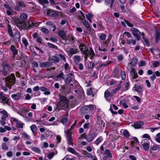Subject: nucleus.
Instances as JSON below:
<instances>
[{
    "label": "nucleus",
    "instance_id": "obj_25",
    "mask_svg": "<svg viewBox=\"0 0 160 160\" xmlns=\"http://www.w3.org/2000/svg\"><path fill=\"white\" fill-rule=\"evenodd\" d=\"M73 59L75 64L77 65L80 61L81 58L79 56L75 55L74 56Z\"/></svg>",
    "mask_w": 160,
    "mask_h": 160
},
{
    "label": "nucleus",
    "instance_id": "obj_9",
    "mask_svg": "<svg viewBox=\"0 0 160 160\" xmlns=\"http://www.w3.org/2000/svg\"><path fill=\"white\" fill-rule=\"evenodd\" d=\"M9 99L2 92H0V102L8 105L9 104Z\"/></svg>",
    "mask_w": 160,
    "mask_h": 160
},
{
    "label": "nucleus",
    "instance_id": "obj_60",
    "mask_svg": "<svg viewBox=\"0 0 160 160\" xmlns=\"http://www.w3.org/2000/svg\"><path fill=\"white\" fill-rule=\"evenodd\" d=\"M156 140L158 142L160 143V132L158 133L156 135Z\"/></svg>",
    "mask_w": 160,
    "mask_h": 160
},
{
    "label": "nucleus",
    "instance_id": "obj_53",
    "mask_svg": "<svg viewBox=\"0 0 160 160\" xmlns=\"http://www.w3.org/2000/svg\"><path fill=\"white\" fill-rule=\"evenodd\" d=\"M22 43L24 44L25 47L26 48L28 44L27 40L25 38H22Z\"/></svg>",
    "mask_w": 160,
    "mask_h": 160
},
{
    "label": "nucleus",
    "instance_id": "obj_37",
    "mask_svg": "<svg viewBox=\"0 0 160 160\" xmlns=\"http://www.w3.org/2000/svg\"><path fill=\"white\" fill-rule=\"evenodd\" d=\"M51 60L54 63H58L59 61V58L55 56H52Z\"/></svg>",
    "mask_w": 160,
    "mask_h": 160
},
{
    "label": "nucleus",
    "instance_id": "obj_24",
    "mask_svg": "<svg viewBox=\"0 0 160 160\" xmlns=\"http://www.w3.org/2000/svg\"><path fill=\"white\" fill-rule=\"evenodd\" d=\"M82 22L87 28L88 30H90V27L88 22L85 20L82 19L81 20Z\"/></svg>",
    "mask_w": 160,
    "mask_h": 160
},
{
    "label": "nucleus",
    "instance_id": "obj_32",
    "mask_svg": "<svg viewBox=\"0 0 160 160\" xmlns=\"http://www.w3.org/2000/svg\"><path fill=\"white\" fill-rule=\"evenodd\" d=\"M122 82V81H120L119 84H118V85L117 88L113 90V91H112V93H115L117 91H119L121 87V84Z\"/></svg>",
    "mask_w": 160,
    "mask_h": 160
},
{
    "label": "nucleus",
    "instance_id": "obj_40",
    "mask_svg": "<svg viewBox=\"0 0 160 160\" xmlns=\"http://www.w3.org/2000/svg\"><path fill=\"white\" fill-rule=\"evenodd\" d=\"M123 131L122 133L123 135L126 138H128L130 136V134L128 131L126 130H124Z\"/></svg>",
    "mask_w": 160,
    "mask_h": 160
},
{
    "label": "nucleus",
    "instance_id": "obj_38",
    "mask_svg": "<svg viewBox=\"0 0 160 160\" xmlns=\"http://www.w3.org/2000/svg\"><path fill=\"white\" fill-rule=\"evenodd\" d=\"M129 87V84L128 82H125L123 85V88L124 90H127Z\"/></svg>",
    "mask_w": 160,
    "mask_h": 160
},
{
    "label": "nucleus",
    "instance_id": "obj_49",
    "mask_svg": "<svg viewBox=\"0 0 160 160\" xmlns=\"http://www.w3.org/2000/svg\"><path fill=\"white\" fill-rule=\"evenodd\" d=\"M58 34L61 38H63L65 37V33L63 30H60L58 32Z\"/></svg>",
    "mask_w": 160,
    "mask_h": 160
},
{
    "label": "nucleus",
    "instance_id": "obj_57",
    "mask_svg": "<svg viewBox=\"0 0 160 160\" xmlns=\"http://www.w3.org/2000/svg\"><path fill=\"white\" fill-rule=\"evenodd\" d=\"M111 62V61H109V62H106L104 63H102L100 65V66L101 67H106L107 65H109L110 64Z\"/></svg>",
    "mask_w": 160,
    "mask_h": 160
},
{
    "label": "nucleus",
    "instance_id": "obj_6",
    "mask_svg": "<svg viewBox=\"0 0 160 160\" xmlns=\"http://www.w3.org/2000/svg\"><path fill=\"white\" fill-rule=\"evenodd\" d=\"M65 132L66 134V137L68 144L70 145L73 146L71 130L70 129L68 130L67 132L65 131Z\"/></svg>",
    "mask_w": 160,
    "mask_h": 160
},
{
    "label": "nucleus",
    "instance_id": "obj_42",
    "mask_svg": "<svg viewBox=\"0 0 160 160\" xmlns=\"http://www.w3.org/2000/svg\"><path fill=\"white\" fill-rule=\"evenodd\" d=\"M8 33L9 35L10 36L12 37L13 35V33L12 32V30L11 28V27L9 25H8Z\"/></svg>",
    "mask_w": 160,
    "mask_h": 160
},
{
    "label": "nucleus",
    "instance_id": "obj_45",
    "mask_svg": "<svg viewBox=\"0 0 160 160\" xmlns=\"http://www.w3.org/2000/svg\"><path fill=\"white\" fill-rule=\"evenodd\" d=\"M8 117H4L2 116L0 121L1 123L2 126H4L6 123L7 118Z\"/></svg>",
    "mask_w": 160,
    "mask_h": 160
},
{
    "label": "nucleus",
    "instance_id": "obj_59",
    "mask_svg": "<svg viewBox=\"0 0 160 160\" xmlns=\"http://www.w3.org/2000/svg\"><path fill=\"white\" fill-rule=\"evenodd\" d=\"M91 124L90 123H86L84 124L83 128L85 129H88L90 127Z\"/></svg>",
    "mask_w": 160,
    "mask_h": 160
},
{
    "label": "nucleus",
    "instance_id": "obj_5",
    "mask_svg": "<svg viewBox=\"0 0 160 160\" xmlns=\"http://www.w3.org/2000/svg\"><path fill=\"white\" fill-rule=\"evenodd\" d=\"M95 107L92 104H90L83 107L81 109L82 113H89L94 111Z\"/></svg>",
    "mask_w": 160,
    "mask_h": 160
},
{
    "label": "nucleus",
    "instance_id": "obj_3",
    "mask_svg": "<svg viewBox=\"0 0 160 160\" xmlns=\"http://www.w3.org/2000/svg\"><path fill=\"white\" fill-rule=\"evenodd\" d=\"M16 81V78L14 74L11 73L6 78V86L9 89H11L12 85L14 84Z\"/></svg>",
    "mask_w": 160,
    "mask_h": 160
},
{
    "label": "nucleus",
    "instance_id": "obj_62",
    "mask_svg": "<svg viewBox=\"0 0 160 160\" xmlns=\"http://www.w3.org/2000/svg\"><path fill=\"white\" fill-rule=\"evenodd\" d=\"M146 62L144 61H141L140 63H138L139 67L144 66L146 65Z\"/></svg>",
    "mask_w": 160,
    "mask_h": 160
},
{
    "label": "nucleus",
    "instance_id": "obj_64",
    "mask_svg": "<svg viewBox=\"0 0 160 160\" xmlns=\"http://www.w3.org/2000/svg\"><path fill=\"white\" fill-rule=\"evenodd\" d=\"M13 12V10L11 8L7 11V13L8 15H10L12 14Z\"/></svg>",
    "mask_w": 160,
    "mask_h": 160
},
{
    "label": "nucleus",
    "instance_id": "obj_47",
    "mask_svg": "<svg viewBox=\"0 0 160 160\" xmlns=\"http://www.w3.org/2000/svg\"><path fill=\"white\" fill-rule=\"evenodd\" d=\"M64 67L66 70L65 72L68 73L70 70V67L69 64L67 63H65L64 64Z\"/></svg>",
    "mask_w": 160,
    "mask_h": 160
},
{
    "label": "nucleus",
    "instance_id": "obj_48",
    "mask_svg": "<svg viewBox=\"0 0 160 160\" xmlns=\"http://www.w3.org/2000/svg\"><path fill=\"white\" fill-rule=\"evenodd\" d=\"M47 46L49 48L52 49H58V48L56 46L50 43H48Z\"/></svg>",
    "mask_w": 160,
    "mask_h": 160
},
{
    "label": "nucleus",
    "instance_id": "obj_56",
    "mask_svg": "<svg viewBox=\"0 0 160 160\" xmlns=\"http://www.w3.org/2000/svg\"><path fill=\"white\" fill-rule=\"evenodd\" d=\"M63 74L62 72L60 73L59 74L57 75L56 77V78L58 79H60L62 78L63 79L64 78L63 77Z\"/></svg>",
    "mask_w": 160,
    "mask_h": 160
},
{
    "label": "nucleus",
    "instance_id": "obj_41",
    "mask_svg": "<svg viewBox=\"0 0 160 160\" xmlns=\"http://www.w3.org/2000/svg\"><path fill=\"white\" fill-rule=\"evenodd\" d=\"M46 24L48 25L52 26V27L53 28V29L52 30L54 32L56 30V26L52 22H46Z\"/></svg>",
    "mask_w": 160,
    "mask_h": 160
},
{
    "label": "nucleus",
    "instance_id": "obj_7",
    "mask_svg": "<svg viewBox=\"0 0 160 160\" xmlns=\"http://www.w3.org/2000/svg\"><path fill=\"white\" fill-rule=\"evenodd\" d=\"M2 65L3 69L2 71L3 74L4 76H6L8 74V71L10 70V67L5 62H2Z\"/></svg>",
    "mask_w": 160,
    "mask_h": 160
},
{
    "label": "nucleus",
    "instance_id": "obj_61",
    "mask_svg": "<svg viewBox=\"0 0 160 160\" xmlns=\"http://www.w3.org/2000/svg\"><path fill=\"white\" fill-rule=\"evenodd\" d=\"M159 146L157 145H153L152 148V149L153 151H156L159 148Z\"/></svg>",
    "mask_w": 160,
    "mask_h": 160
},
{
    "label": "nucleus",
    "instance_id": "obj_50",
    "mask_svg": "<svg viewBox=\"0 0 160 160\" xmlns=\"http://www.w3.org/2000/svg\"><path fill=\"white\" fill-rule=\"evenodd\" d=\"M2 148L4 150H7L8 149V148L6 143L3 142L2 144Z\"/></svg>",
    "mask_w": 160,
    "mask_h": 160
},
{
    "label": "nucleus",
    "instance_id": "obj_14",
    "mask_svg": "<svg viewBox=\"0 0 160 160\" xmlns=\"http://www.w3.org/2000/svg\"><path fill=\"white\" fill-rule=\"evenodd\" d=\"M11 98L15 100H20L22 98L21 93L19 92H17L11 95Z\"/></svg>",
    "mask_w": 160,
    "mask_h": 160
},
{
    "label": "nucleus",
    "instance_id": "obj_43",
    "mask_svg": "<svg viewBox=\"0 0 160 160\" xmlns=\"http://www.w3.org/2000/svg\"><path fill=\"white\" fill-rule=\"evenodd\" d=\"M120 73L122 79V80H125L126 78V74L125 72L121 70Z\"/></svg>",
    "mask_w": 160,
    "mask_h": 160
},
{
    "label": "nucleus",
    "instance_id": "obj_13",
    "mask_svg": "<svg viewBox=\"0 0 160 160\" xmlns=\"http://www.w3.org/2000/svg\"><path fill=\"white\" fill-rule=\"evenodd\" d=\"M143 125V123L142 121H137L134 123L132 126L135 129H139L142 128Z\"/></svg>",
    "mask_w": 160,
    "mask_h": 160
},
{
    "label": "nucleus",
    "instance_id": "obj_34",
    "mask_svg": "<svg viewBox=\"0 0 160 160\" xmlns=\"http://www.w3.org/2000/svg\"><path fill=\"white\" fill-rule=\"evenodd\" d=\"M30 128L32 133L35 134L37 130V127L36 126L35 124H33L31 126Z\"/></svg>",
    "mask_w": 160,
    "mask_h": 160
},
{
    "label": "nucleus",
    "instance_id": "obj_30",
    "mask_svg": "<svg viewBox=\"0 0 160 160\" xmlns=\"http://www.w3.org/2000/svg\"><path fill=\"white\" fill-rule=\"evenodd\" d=\"M23 6H24L23 2L22 1L19 2L18 5H16L15 8V9L16 10L18 11L20 10V7Z\"/></svg>",
    "mask_w": 160,
    "mask_h": 160
},
{
    "label": "nucleus",
    "instance_id": "obj_20",
    "mask_svg": "<svg viewBox=\"0 0 160 160\" xmlns=\"http://www.w3.org/2000/svg\"><path fill=\"white\" fill-rule=\"evenodd\" d=\"M103 140V138L102 136L98 137L96 140L93 142V143L97 146H98L101 143Z\"/></svg>",
    "mask_w": 160,
    "mask_h": 160
},
{
    "label": "nucleus",
    "instance_id": "obj_4",
    "mask_svg": "<svg viewBox=\"0 0 160 160\" xmlns=\"http://www.w3.org/2000/svg\"><path fill=\"white\" fill-rule=\"evenodd\" d=\"M102 154V157L100 156L102 160H107L108 158H112V154L110 150L109 149H106L104 152H100Z\"/></svg>",
    "mask_w": 160,
    "mask_h": 160
},
{
    "label": "nucleus",
    "instance_id": "obj_31",
    "mask_svg": "<svg viewBox=\"0 0 160 160\" xmlns=\"http://www.w3.org/2000/svg\"><path fill=\"white\" fill-rule=\"evenodd\" d=\"M33 23L32 22H29L25 23L24 24V27L25 29H27L33 26V25H31V24H32Z\"/></svg>",
    "mask_w": 160,
    "mask_h": 160
},
{
    "label": "nucleus",
    "instance_id": "obj_29",
    "mask_svg": "<svg viewBox=\"0 0 160 160\" xmlns=\"http://www.w3.org/2000/svg\"><path fill=\"white\" fill-rule=\"evenodd\" d=\"M28 15L24 13H22L21 14L20 18V19L23 21H25L27 18Z\"/></svg>",
    "mask_w": 160,
    "mask_h": 160
},
{
    "label": "nucleus",
    "instance_id": "obj_15",
    "mask_svg": "<svg viewBox=\"0 0 160 160\" xmlns=\"http://www.w3.org/2000/svg\"><path fill=\"white\" fill-rule=\"evenodd\" d=\"M155 38L156 42L158 43L160 39V32L157 28L155 32Z\"/></svg>",
    "mask_w": 160,
    "mask_h": 160
},
{
    "label": "nucleus",
    "instance_id": "obj_11",
    "mask_svg": "<svg viewBox=\"0 0 160 160\" xmlns=\"http://www.w3.org/2000/svg\"><path fill=\"white\" fill-rule=\"evenodd\" d=\"M9 48L13 54L12 57L13 59H14L15 56L18 54V50L15 46L13 45H12Z\"/></svg>",
    "mask_w": 160,
    "mask_h": 160
},
{
    "label": "nucleus",
    "instance_id": "obj_1",
    "mask_svg": "<svg viewBox=\"0 0 160 160\" xmlns=\"http://www.w3.org/2000/svg\"><path fill=\"white\" fill-rule=\"evenodd\" d=\"M79 48L82 54L85 56H89L91 59H92L93 57L95 56V53L91 48H90L88 51L84 43H81L79 46Z\"/></svg>",
    "mask_w": 160,
    "mask_h": 160
},
{
    "label": "nucleus",
    "instance_id": "obj_19",
    "mask_svg": "<svg viewBox=\"0 0 160 160\" xmlns=\"http://www.w3.org/2000/svg\"><path fill=\"white\" fill-rule=\"evenodd\" d=\"M67 77L66 78H63V79L66 84H68L69 83L72 79V77L69 76V75H66Z\"/></svg>",
    "mask_w": 160,
    "mask_h": 160
},
{
    "label": "nucleus",
    "instance_id": "obj_51",
    "mask_svg": "<svg viewBox=\"0 0 160 160\" xmlns=\"http://www.w3.org/2000/svg\"><path fill=\"white\" fill-rule=\"evenodd\" d=\"M69 52V54L71 55H72L77 52L76 50L72 48H71L70 49Z\"/></svg>",
    "mask_w": 160,
    "mask_h": 160
},
{
    "label": "nucleus",
    "instance_id": "obj_2",
    "mask_svg": "<svg viewBox=\"0 0 160 160\" xmlns=\"http://www.w3.org/2000/svg\"><path fill=\"white\" fill-rule=\"evenodd\" d=\"M68 100L65 97L62 95L60 96L59 101L57 104L58 107L62 109H65L68 107Z\"/></svg>",
    "mask_w": 160,
    "mask_h": 160
},
{
    "label": "nucleus",
    "instance_id": "obj_39",
    "mask_svg": "<svg viewBox=\"0 0 160 160\" xmlns=\"http://www.w3.org/2000/svg\"><path fill=\"white\" fill-rule=\"evenodd\" d=\"M104 144H103L100 147V150L98 149L97 151V153L99 155H100V154H101L100 153L101 152H104L105 151L104 148Z\"/></svg>",
    "mask_w": 160,
    "mask_h": 160
},
{
    "label": "nucleus",
    "instance_id": "obj_36",
    "mask_svg": "<svg viewBox=\"0 0 160 160\" xmlns=\"http://www.w3.org/2000/svg\"><path fill=\"white\" fill-rule=\"evenodd\" d=\"M0 113L2 114L3 115L4 117H9L10 115L6 111L4 110L0 111Z\"/></svg>",
    "mask_w": 160,
    "mask_h": 160
},
{
    "label": "nucleus",
    "instance_id": "obj_22",
    "mask_svg": "<svg viewBox=\"0 0 160 160\" xmlns=\"http://www.w3.org/2000/svg\"><path fill=\"white\" fill-rule=\"evenodd\" d=\"M98 36L100 40L103 41L105 40L107 37L106 35L103 33H98Z\"/></svg>",
    "mask_w": 160,
    "mask_h": 160
},
{
    "label": "nucleus",
    "instance_id": "obj_12",
    "mask_svg": "<svg viewBox=\"0 0 160 160\" xmlns=\"http://www.w3.org/2000/svg\"><path fill=\"white\" fill-rule=\"evenodd\" d=\"M52 65V63L49 61L40 62L39 63V66L41 68H48L50 67Z\"/></svg>",
    "mask_w": 160,
    "mask_h": 160
},
{
    "label": "nucleus",
    "instance_id": "obj_16",
    "mask_svg": "<svg viewBox=\"0 0 160 160\" xmlns=\"http://www.w3.org/2000/svg\"><path fill=\"white\" fill-rule=\"evenodd\" d=\"M108 43L107 41V40L105 42H103V45L101 47L99 46V50L100 51L106 52L107 50L106 49L103 47V46L107 47L108 45Z\"/></svg>",
    "mask_w": 160,
    "mask_h": 160
},
{
    "label": "nucleus",
    "instance_id": "obj_23",
    "mask_svg": "<svg viewBox=\"0 0 160 160\" xmlns=\"http://www.w3.org/2000/svg\"><path fill=\"white\" fill-rule=\"evenodd\" d=\"M138 61V58L137 57L133 58L131 60V62L129 63L132 65V66H135Z\"/></svg>",
    "mask_w": 160,
    "mask_h": 160
},
{
    "label": "nucleus",
    "instance_id": "obj_33",
    "mask_svg": "<svg viewBox=\"0 0 160 160\" xmlns=\"http://www.w3.org/2000/svg\"><path fill=\"white\" fill-rule=\"evenodd\" d=\"M31 150L34 152L38 154H40L41 152V150L38 147H33L32 148Z\"/></svg>",
    "mask_w": 160,
    "mask_h": 160
},
{
    "label": "nucleus",
    "instance_id": "obj_17",
    "mask_svg": "<svg viewBox=\"0 0 160 160\" xmlns=\"http://www.w3.org/2000/svg\"><path fill=\"white\" fill-rule=\"evenodd\" d=\"M20 35L19 32L16 33L14 36V40L15 42L17 43L20 41Z\"/></svg>",
    "mask_w": 160,
    "mask_h": 160
},
{
    "label": "nucleus",
    "instance_id": "obj_18",
    "mask_svg": "<svg viewBox=\"0 0 160 160\" xmlns=\"http://www.w3.org/2000/svg\"><path fill=\"white\" fill-rule=\"evenodd\" d=\"M111 93L108 91V90H106L104 92V97L108 101L110 100Z\"/></svg>",
    "mask_w": 160,
    "mask_h": 160
},
{
    "label": "nucleus",
    "instance_id": "obj_52",
    "mask_svg": "<svg viewBox=\"0 0 160 160\" xmlns=\"http://www.w3.org/2000/svg\"><path fill=\"white\" fill-rule=\"evenodd\" d=\"M41 30L42 31L46 34H48L49 32V30L46 28L44 27H42L41 28Z\"/></svg>",
    "mask_w": 160,
    "mask_h": 160
},
{
    "label": "nucleus",
    "instance_id": "obj_63",
    "mask_svg": "<svg viewBox=\"0 0 160 160\" xmlns=\"http://www.w3.org/2000/svg\"><path fill=\"white\" fill-rule=\"evenodd\" d=\"M22 135L26 139H29L30 138L29 136L25 132L22 133Z\"/></svg>",
    "mask_w": 160,
    "mask_h": 160
},
{
    "label": "nucleus",
    "instance_id": "obj_54",
    "mask_svg": "<svg viewBox=\"0 0 160 160\" xmlns=\"http://www.w3.org/2000/svg\"><path fill=\"white\" fill-rule=\"evenodd\" d=\"M20 110L21 111L22 114L23 113H25L29 111V110L26 107H24L20 109Z\"/></svg>",
    "mask_w": 160,
    "mask_h": 160
},
{
    "label": "nucleus",
    "instance_id": "obj_28",
    "mask_svg": "<svg viewBox=\"0 0 160 160\" xmlns=\"http://www.w3.org/2000/svg\"><path fill=\"white\" fill-rule=\"evenodd\" d=\"M25 124L22 122L19 121L16 124V126L18 128H22Z\"/></svg>",
    "mask_w": 160,
    "mask_h": 160
},
{
    "label": "nucleus",
    "instance_id": "obj_10",
    "mask_svg": "<svg viewBox=\"0 0 160 160\" xmlns=\"http://www.w3.org/2000/svg\"><path fill=\"white\" fill-rule=\"evenodd\" d=\"M131 30L132 31V33L133 35L137 37V40H139L140 38L139 36L141 35V33L138 29L134 28H131Z\"/></svg>",
    "mask_w": 160,
    "mask_h": 160
},
{
    "label": "nucleus",
    "instance_id": "obj_46",
    "mask_svg": "<svg viewBox=\"0 0 160 160\" xmlns=\"http://www.w3.org/2000/svg\"><path fill=\"white\" fill-rule=\"evenodd\" d=\"M160 65V62L159 61H154L152 64V65L153 68L157 67L159 66Z\"/></svg>",
    "mask_w": 160,
    "mask_h": 160
},
{
    "label": "nucleus",
    "instance_id": "obj_58",
    "mask_svg": "<svg viewBox=\"0 0 160 160\" xmlns=\"http://www.w3.org/2000/svg\"><path fill=\"white\" fill-rule=\"evenodd\" d=\"M67 151L69 152L74 154L75 152V151L71 147H69L67 148Z\"/></svg>",
    "mask_w": 160,
    "mask_h": 160
},
{
    "label": "nucleus",
    "instance_id": "obj_44",
    "mask_svg": "<svg viewBox=\"0 0 160 160\" xmlns=\"http://www.w3.org/2000/svg\"><path fill=\"white\" fill-rule=\"evenodd\" d=\"M149 144L148 143L146 142L142 144L143 147L145 150L148 151L149 149Z\"/></svg>",
    "mask_w": 160,
    "mask_h": 160
},
{
    "label": "nucleus",
    "instance_id": "obj_27",
    "mask_svg": "<svg viewBox=\"0 0 160 160\" xmlns=\"http://www.w3.org/2000/svg\"><path fill=\"white\" fill-rule=\"evenodd\" d=\"M127 43L128 44H132L133 46H134L136 44V41L135 40L133 39H128L127 40Z\"/></svg>",
    "mask_w": 160,
    "mask_h": 160
},
{
    "label": "nucleus",
    "instance_id": "obj_55",
    "mask_svg": "<svg viewBox=\"0 0 160 160\" xmlns=\"http://www.w3.org/2000/svg\"><path fill=\"white\" fill-rule=\"evenodd\" d=\"M68 118L66 117L63 118L61 120V122L63 125H65L67 122Z\"/></svg>",
    "mask_w": 160,
    "mask_h": 160
},
{
    "label": "nucleus",
    "instance_id": "obj_21",
    "mask_svg": "<svg viewBox=\"0 0 160 160\" xmlns=\"http://www.w3.org/2000/svg\"><path fill=\"white\" fill-rule=\"evenodd\" d=\"M127 100L126 99H123L120 101L119 104L122 105L124 108H127L128 107V106L126 104Z\"/></svg>",
    "mask_w": 160,
    "mask_h": 160
},
{
    "label": "nucleus",
    "instance_id": "obj_35",
    "mask_svg": "<svg viewBox=\"0 0 160 160\" xmlns=\"http://www.w3.org/2000/svg\"><path fill=\"white\" fill-rule=\"evenodd\" d=\"M113 107V108L115 110H118V107L115 104H113L112 105H111V108H110V110L112 113H114L115 114H117V112H114L113 111L112 109L111 108V107Z\"/></svg>",
    "mask_w": 160,
    "mask_h": 160
},
{
    "label": "nucleus",
    "instance_id": "obj_26",
    "mask_svg": "<svg viewBox=\"0 0 160 160\" xmlns=\"http://www.w3.org/2000/svg\"><path fill=\"white\" fill-rule=\"evenodd\" d=\"M132 89L134 91H135L138 92H140L142 91L141 87L138 85L135 84L134 87Z\"/></svg>",
    "mask_w": 160,
    "mask_h": 160
},
{
    "label": "nucleus",
    "instance_id": "obj_8",
    "mask_svg": "<svg viewBox=\"0 0 160 160\" xmlns=\"http://www.w3.org/2000/svg\"><path fill=\"white\" fill-rule=\"evenodd\" d=\"M98 134V132L96 131L91 134L88 135L86 138L87 141L88 142L92 141Z\"/></svg>",
    "mask_w": 160,
    "mask_h": 160
}]
</instances>
